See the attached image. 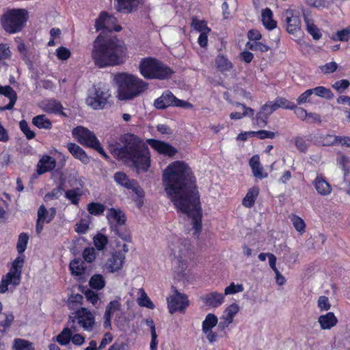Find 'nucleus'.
Wrapping results in <instances>:
<instances>
[{"label":"nucleus","mask_w":350,"mask_h":350,"mask_svg":"<svg viewBox=\"0 0 350 350\" xmlns=\"http://www.w3.org/2000/svg\"><path fill=\"white\" fill-rule=\"evenodd\" d=\"M163 185L176 208L191 218L194 234L202 230V209L196 178L190 167L176 161L163 171Z\"/></svg>","instance_id":"nucleus-1"},{"label":"nucleus","mask_w":350,"mask_h":350,"mask_svg":"<svg viewBox=\"0 0 350 350\" xmlns=\"http://www.w3.org/2000/svg\"><path fill=\"white\" fill-rule=\"evenodd\" d=\"M126 47L116 36L104 38L101 32L94 42L92 58L98 68L120 65L125 61Z\"/></svg>","instance_id":"nucleus-2"},{"label":"nucleus","mask_w":350,"mask_h":350,"mask_svg":"<svg viewBox=\"0 0 350 350\" xmlns=\"http://www.w3.org/2000/svg\"><path fill=\"white\" fill-rule=\"evenodd\" d=\"M124 142V146L118 153V159L130 160L137 168L147 171L150 167V153L143 141L133 134L127 133Z\"/></svg>","instance_id":"nucleus-3"},{"label":"nucleus","mask_w":350,"mask_h":350,"mask_svg":"<svg viewBox=\"0 0 350 350\" xmlns=\"http://www.w3.org/2000/svg\"><path fill=\"white\" fill-rule=\"evenodd\" d=\"M118 86V98L131 100L141 94L148 88V83L136 76L119 73L114 78Z\"/></svg>","instance_id":"nucleus-4"},{"label":"nucleus","mask_w":350,"mask_h":350,"mask_svg":"<svg viewBox=\"0 0 350 350\" xmlns=\"http://www.w3.org/2000/svg\"><path fill=\"white\" fill-rule=\"evenodd\" d=\"M190 241L185 238L172 236L168 241L169 254L173 263L180 269L179 273L184 272L187 265V259L191 254Z\"/></svg>","instance_id":"nucleus-5"},{"label":"nucleus","mask_w":350,"mask_h":350,"mask_svg":"<svg viewBox=\"0 0 350 350\" xmlns=\"http://www.w3.org/2000/svg\"><path fill=\"white\" fill-rule=\"evenodd\" d=\"M29 13L25 9H8L2 14L0 23L3 29L8 33H16L25 27Z\"/></svg>","instance_id":"nucleus-6"},{"label":"nucleus","mask_w":350,"mask_h":350,"mask_svg":"<svg viewBox=\"0 0 350 350\" xmlns=\"http://www.w3.org/2000/svg\"><path fill=\"white\" fill-rule=\"evenodd\" d=\"M139 70L146 79H165L170 77L173 72L170 68L152 57L143 59L139 64Z\"/></svg>","instance_id":"nucleus-7"},{"label":"nucleus","mask_w":350,"mask_h":350,"mask_svg":"<svg viewBox=\"0 0 350 350\" xmlns=\"http://www.w3.org/2000/svg\"><path fill=\"white\" fill-rule=\"evenodd\" d=\"M110 96L109 89L105 85L98 83L93 85L89 90L85 103L94 109H100L105 107Z\"/></svg>","instance_id":"nucleus-8"},{"label":"nucleus","mask_w":350,"mask_h":350,"mask_svg":"<svg viewBox=\"0 0 350 350\" xmlns=\"http://www.w3.org/2000/svg\"><path fill=\"white\" fill-rule=\"evenodd\" d=\"M72 135L81 145L94 148L105 158H108L93 132L83 126H77L73 129Z\"/></svg>","instance_id":"nucleus-9"},{"label":"nucleus","mask_w":350,"mask_h":350,"mask_svg":"<svg viewBox=\"0 0 350 350\" xmlns=\"http://www.w3.org/2000/svg\"><path fill=\"white\" fill-rule=\"evenodd\" d=\"M117 20L113 16H109L107 12H102L96 21L95 27L97 31L103 29L104 32V38H109L108 32L114 30L120 31L122 27L116 25Z\"/></svg>","instance_id":"nucleus-10"},{"label":"nucleus","mask_w":350,"mask_h":350,"mask_svg":"<svg viewBox=\"0 0 350 350\" xmlns=\"http://www.w3.org/2000/svg\"><path fill=\"white\" fill-rule=\"evenodd\" d=\"M286 31L291 34L296 33L301 29V23L299 12L292 8L286 10L283 14Z\"/></svg>","instance_id":"nucleus-11"},{"label":"nucleus","mask_w":350,"mask_h":350,"mask_svg":"<svg viewBox=\"0 0 350 350\" xmlns=\"http://www.w3.org/2000/svg\"><path fill=\"white\" fill-rule=\"evenodd\" d=\"M167 307L170 314H174L176 311L184 312L186 308L189 306V300L185 294L174 291V294L167 299Z\"/></svg>","instance_id":"nucleus-12"},{"label":"nucleus","mask_w":350,"mask_h":350,"mask_svg":"<svg viewBox=\"0 0 350 350\" xmlns=\"http://www.w3.org/2000/svg\"><path fill=\"white\" fill-rule=\"evenodd\" d=\"M217 317L212 313L208 314L202 322V333L210 343H213L217 340L218 335L213 332V329L217 325Z\"/></svg>","instance_id":"nucleus-13"},{"label":"nucleus","mask_w":350,"mask_h":350,"mask_svg":"<svg viewBox=\"0 0 350 350\" xmlns=\"http://www.w3.org/2000/svg\"><path fill=\"white\" fill-rule=\"evenodd\" d=\"M113 178L118 185L127 189H131L137 196L142 197L144 196L142 187L135 180H130L126 174L121 172H116L113 175Z\"/></svg>","instance_id":"nucleus-14"},{"label":"nucleus","mask_w":350,"mask_h":350,"mask_svg":"<svg viewBox=\"0 0 350 350\" xmlns=\"http://www.w3.org/2000/svg\"><path fill=\"white\" fill-rule=\"evenodd\" d=\"M146 142L157 152L169 157H174L178 152L177 148L167 142L154 139H148Z\"/></svg>","instance_id":"nucleus-15"},{"label":"nucleus","mask_w":350,"mask_h":350,"mask_svg":"<svg viewBox=\"0 0 350 350\" xmlns=\"http://www.w3.org/2000/svg\"><path fill=\"white\" fill-rule=\"evenodd\" d=\"M124 261V254L122 251H116L107 259L105 267L111 273L118 272L123 267Z\"/></svg>","instance_id":"nucleus-16"},{"label":"nucleus","mask_w":350,"mask_h":350,"mask_svg":"<svg viewBox=\"0 0 350 350\" xmlns=\"http://www.w3.org/2000/svg\"><path fill=\"white\" fill-rule=\"evenodd\" d=\"M78 324L84 329L90 331L94 325V317L85 308H81L76 312Z\"/></svg>","instance_id":"nucleus-17"},{"label":"nucleus","mask_w":350,"mask_h":350,"mask_svg":"<svg viewBox=\"0 0 350 350\" xmlns=\"http://www.w3.org/2000/svg\"><path fill=\"white\" fill-rule=\"evenodd\" d=\"M106 217L108 222L111 224V226L113 227L122 226L126 221L124 213L119 208H109L107 212Z\"/></svg>","instance_id":"nucleus-18"},{"label":"nucleus","mask_w":350,"mask_h":350,"mask_svg":"<svg viewBox=\"0 0 350 350\" xmlns=\"http://www.w3.org/2000/svg\"><path fill=\"white\" fill-rule=\"evenodd\" d=\"M200 299L206 306L217 308L224 303V296L221 293L213 291L202 295Z\"/></svg>","instance_id":"nucleus-19"},{"label":"nucleus","mask_w":350,"mask_h":350,"mask_svg":"<svg viewBox=\"0 0 350 350\" xmlns=\"http://www.w3.org/2000/svg\"><path fill=\"white\" fill-rule=\"evenodd\" d=\"M77 331L75 321H72L68 323L67 327L57 336V341L62 345H66L70 342L72 334H75Z\"/></svg>","instance_id":"nucleus-20"},{"label":"nucleus","mask_w":350,"mask_h":350,"mask_svg":"<svg viewBox=\"0 0 350 350\" xmlns=\"http://www.w3.org/2000/svg\"><path fill=\"white\" fill-rule=\"evenodd\" d=\"M312 185L321 196H325L332 193V188L331 185L322 175H318L312 182Z\"/></svg>","instance_id":"nucleus-21"},{"label":"nucleus","mask_w":350,"mask_h":350,"mask_svg":"<svg viewBox=\"0 0 350 350\" xmlns=\"http://www.w3.org/2000/svg\"><path fill=\"white\" fill-rule=\"evenodd\" d=\"M121 304L118 300H113L110 301L107 307L104 314V323L103 325L105 328H111V318L112 314L116 312L120 311Z\"/></svg>","instance_id":"nucleus-22"},{"label":"nucleus","mask_w":350,"mask_h":350,"mask_svg":"<svg viewBox=\"0 0 350 350\" xmlns=\"http://www.w3.org/2000/svg\"><path fill=\"white\" fill-rule=\"evenodd\" d=\"M318 323L321 329H331L338 323V319L333 312H329L319 316Z\"/></svg>","instance_id":"nucleus-23"},{"label":"nucleus","mask_w":350,"mask_h":350,"mask_svg":"<svg viewBox=\"0 0 350 350\" xmlns=\"http://www.w3.org/2000/svg\"><path fill=\"white\" fill-rule=\"evenodd\" d=\"M303 17L308 33L312 36L313 39L316 40H319L322 34L320 29L314 24V20L309 14H306V13H303Z\"/></svg>","instance_id":"nucleus-24"},{"label":"nucleus","mask_w":350,"mask_h":350,"mask_svg":"<svg viewBox=\"0 0 350 350\" xmlns=\"http://www.w3.org/2000/svg\"><path fill=\"white\" fill-rule=\"evenodd\" d=\"M56 165L55 160L49 156L43 157L38 162L37 165V173L42 174L45 172L52 171Z\"/></svg>","instance_id":"nucleus-25"},{"label":"nucleus","mask_w":350,"mask_h":350,"mask_svg":"<svg viewBox=\"0 0 350 350\" xmlns=\"http://www.w3.org/2000/svg\"><path fill=\"white\" fill-rule=\"evenodd\" d=\"M67 148L68 151L75 158L80 160L83 163H89V157L79 145L75 143H69L67 145Z\"/></svg>","instance_id":"nucleus-26"},{"label":"nucleus","mask_w":350,"mask_h":350,"mask_svg":"<svg viewBox=\"0 0 350 350\" xmlns=\"http://www.w3.org/2000/svg\"><path fill=\"white\" fill-rule=\"evenodd\" d=\"M315 143L323 146H338V135L332 134H318L315 136Z\"/></svg>","instance_id":"nucleus-27"},{"label":"nucleus","mask_w":350,"mask_h":350,"mask_svg":"<svg viewBox=\"0 0 350 350\" xmlns=\"http://www.w3.org/2000/svg\"><path fill=\"white\" fill-rule=\"evenodd\" d=\"M174 96L170 92H164L154 103L157 109H163L169 106H173Z\"/></svg>","instance_id":"nucleus-28"},{"label":"nucleus","mask_w":350,"mask_h":350,"mask_svg":"<svg viewBox=\"0 0 350 350\" xmlns=\"http://www.w3.org/2000/svg\"><path fill=\"white\" fill-rule=\"evenodd\" d=\"M250 166L255 177L260 179L267 177V174H263L262 173L263 169L260 165L258 155H254L250 159Z\"/></svg>","instance_id":"nucleus-29"},{"label":"nucleus","mask_w":350,"mask_h":350,"mask_svg":"<svg viewBox=\"0 0 350 350\" xmlns=\"http://www.w3.org/2000/svg\"><path fill=\"white\" fill-rule=\"evenodd\" d=\"M16 280V277L10 273L4 275L0 282V293H5L8 290V285L10 284H12L13 286L18 285L21 280L18 278L17 281H15Z\"/></svg>","instance_id":"nucleus-30"},{"label":"nucleus","mask_w":350,"mask_h":350,"mask_svg":"<svg viewBox=\"0 0 350 350\" xmlns=\"http://www.w3.org/2000/svg\"><path fill=\"white\" fill-rule=\"evenodd\" d=\"M117 10L118 12L126 11L131 12L139 5V0H116Z\"/></svg>","instance_id":"nucleus-31"},{"label":"nucleus","mask_w":350,"mask_h":350,"mask_svg":"<svg viewBox=\"0 0 350 350\" xmlns=\"http://www.w3.org/2000/svg\"><path fill=\"white\" fill-rule=\"evenodd\" d=\"M258 194L259 188L258 187L254 186L250 188L243 200V205L247 208L252 207L254 204L255 200Z\"/></svg>","instance_id":"nucleus-32"},{"label":"nucleus","mask_w":350,"mask_h":350,"mask_svg":"<svg viewBox=\"0 0 350 350\" xmlns=\"http://www.w3.org/2000/svg\"><path fill=\"white\" fill-rule=\"evenodd\" d=\"M234 105L237 107H241L243 113L240 112H232L230 113V117L231 119L233 120H240L243 118V117H252L254 114V111L250 107H247L245 105L241 104L239 103H234Z\"/></svg>","instance_id":"nucleus-33"},{"label":"nucleus","mask_w":350,"mask_h":350,"mask_svg":"<svg viewBox=\"0 0 350 350\" xmlns=\"http://www.w3.org/2000/svg\"><path fill=\"white\" fill-rule=\"evenodd\" d=\"M273 13L269 8L262 10L261 17L265 27L268 29H273L276 27V22L272 19Z\"/></svg>","instance_id":"nucleus-34"},{"label":"nucleus","mask_w":350,"mask_h":350,"mask_svg":"<svg viewBox=\"0 0 350 350\" xmlns=\"http://www.w3.org/2000/svg\"><path fill=\"white\" fill-rule=\"evenodd\" d=\"M12 349L14 350H36L33 342L22 338L14 340Z\"/></svg>","instance_id":"nucleus-35"},{"label":"nucleus","mask_w":350,"mask_h":350,"mask_svg":"<svg viewBox=\"0 0 350 350\" xmlns=\"http://www.w3.org/2000/svg\"><path fill=\"white\" fill-rule=\"evenodd\" d=\"M32 123L39 129H50L52 126L51 122L45 115H38L32 120Z\"/></svg>","instance_id":"nucleus-36"},{"label":"nucleus","mask_w":350,"mask_h":350,"mask_svg":"<svg viewBox=\"0 0 350 350\" xmlns=\"http://www.w3.org/2000/svg\"><path fill=\"white\" fill-rule=\"evenodd\" d=\"M81 196L82 191L79 188L69 189L65 191V198L74 205L79 204Z\"/></svg>","instance_id":"nucleus-37"},{"label":"nucleus","mask_w":350,"mask_h":350,"mask_svg":"<svg viewBox=\"0 0 350 350\" xmlns=\"http://www.w3.org/2000/svg\"><path fill=\"white\" fill-rule=\"evenodd\" d=\"M23 258L21 257H17L13 262L12 268L10 271L8 272L16 277V280L15 281H17L18 278L21 280V269L23 265Z\"/></svg>","instance_id":"nucleus-38"},{"label":"nucleus","mask_w":350,"mask_h":350,"mask_svg":"<svg viewBox=\"0 0 350 350\" xmlns=\"http://www.w3.org/2000/svg\"><path fill=\"white\" fill-rule=\"evenodd\" d=\"M215 64L221 72L229 71L232 68V63L224 55H218L215 59Z\"/></svg>","instance_id":"nucleus-39"},{"label":"nucleus","mask_w":350,"mask_h":350,"mask_svg":"<svg viewBox=\"0 0 350 350\" xmlns=\"http://www.w3.org/2000/svg\"><path fill=\"white\" fill-rule=\"evenodd\" d=\"M278 106L275 101H269L265 104L262 107L260 111L258 113V118L261 115L267 119L273 111L278 109Z\"/></svg>","instance_id":"nucleus-40"},{"label":"nucleus","mask_w":350,"mask_h":350,"mask_svg":"<svg viewBox=\"0 0 350 350\" xmlns=\"http://www.w3.org/2000/svg\"><path fill=\"white\" fill-rule=\"evenodd\" d=\"M83 262L79 260H74L70 263V269L72 275L82 276L85 273Z\"/></svg>","instance_id":"nucleus-41"},{"label":"nucleus","mask_w":350,"mask_h":350,"mask_svg":"<svg viewBox=\"0 0 350 350\" xmlns=\"http://www.w3.org/2000/svg\"><path fill=\"white\" fill-rule=\"evenodd\" d=\"M89 284L94 289L100 290L104 288L105 282L102 275L95 274L90 278Z\"/></svg>","instance_id":"nucleus-42"},{"label":"nucleus","mask_w":350,"mask_h":350,"mask_svg":"<svg viewBox=\"0 0 350 350\" xmlns=\"http://www.w3.org/2000/svg\"><path fill=\"white\" fill-rule=\"evenodd\" d=\"M334 41L347 42L350 39V26L340 31H336L332 36Z\"/></svg>","instance_id":"nucleus-43"},{"label":"nucleus","mask_w":350,"mask_h":350,"mask_svg":"<svg viewBox=\"0 0 350 350\" xmlns=\"http://www.w3.org/2000/svg\"><path fill=\"white\" fill-rule=\"evenodd\" d=\"M312 94L316 96L325 98L327 99H331L333 98L334 94L331 92V90L328 88H326L323 86H319L314 88L310 89Z\"/></svg>","instance_id":"nucleus-44"},{"label":"nucleus","mask_w":350,"mask_h":350,"mask_svg":"<svg viewBox=\"0 0 350 350\" xmlns=\"http://www.w3.org/2000/svg\"><path fill=\"white\" fill-rule=\"evenodd\" d=\"M108 242L107 237L103 234L98 233L94 237V244L99 251L104 250Z\"/></svg>","instance_id":"nucleus-45"},{"label":"nucleus","mask_w":350,"mask_h":350,"mask_svg":"<svg viewBox=\"0 0 350 350\" xmlns=\"http://www.w3.org/2000/svg\"><path fill=\"white\" fill-rule=\"evenodd\" d=\"M291 221L297 232L300 234L305 232L306 224L304 221L299 217L292 215L290 217Z\"/></svg>","instance_id":"nucleus-46"},{"label":"nucleus","mask_w":350,"mask_h":350,"mask_svg":"<svg viewBox=\"0 0 350 350\" xmlns=\"http://www.w3.org/2000/svg\"><path fill=\"white\" fill-rule=\"evenodd\" d=\"M139 292L141 293V297L138 299L139 305L150 309H153L154 308V305L149 299L144 290L143 288H140Z\"/></svg>","instance_id":"nucleus-47"},{"label":"nucleus","mask_w":350,"mask_h":350,"mask_svg":"<svg viewBox=\"0 0 350 350\" xmlns=\"http://www.w3.org/2000/svg\"><path fill=\"white\" fill-rule=\"evenodd\" d=\"M105 209V206L98 202H92L88 205V211L92 215H101Z\"/></svg>","instance_id":"nucleus-48"},{"label":"nucleus","mask_w":350,"mask_h":350,"mask_svg":"<svg viewBox=\"0 0 350 350\" xmlns=\"http://www.w3.org/2000/svg\"><path fill=\"white\" fill-rule=\"evenodd\" d=\"M29 237L26 233H21L18 236V239L16 245L17 251L19 254L25 252L28 243Z\"/></svg>","instance_id":"nucleus-49"},{"label":"nucleus","mask_w":350,"mask_h":350,"mask_svg":"<svg viewBox=\"0 0 350 350\" xmlns=\"http://www.w3.org/2000/svg\"><path fill=\"white\" fill-rule=\"evenodd\" d=\"M62 105L56 100H49L45 103L44 110L49 113H57L62 109Z\"/></svg>","instance_id":"nucleus-50"},{"label":"nucleus","mask_w":350,"mask_h":350,"mask_svg":"<svg viewBox=\"0 0 350 350\" xmlns=\"http://www.w3.org/2000/svg\"><path fill=\"white\" fill-rule=\"evenodd\" d=\"M239 311V306L234 303L230 305L224 311L223 317L233 321L234 316Z\"/></svg>","instance_id":"nucleus-51"},{"label":"nucleus","mask_w":350,"mask_h":350,"mask_svg":"<svg viewBox=\"0 0 350 350\" xmlns=\"http://www.w3.org/2000/svg\"><path fill=\"white\" fill-rule=\"evenodd\" d=\"M247 47L252 51H260V52H267L270 48L267 44L260 42H248L246 44Z\"/></svg>","instance_id":"nucleus-52"},{"label":"nucleus","mask_w":350,"mask_h":350,"mask_svg":"<svg viewBox=\"0 0 350 350\" xmlns=\"http://www.w3.org/2000/svg\"><path fill=\"white\" fill-rule=\"evenodd\" d=\"M45 211V206L44 205H41L38 211V219L36 221V230L37 234H40L43 229V224L45 222L43 221L44 218L42 215Z\"/></svg>","instance_id":"nucleus-53"},{"label":"nucleus","mask_w":350,"mask_h":350,"mask_svg":"<svg viewBox=\"0 0 350 350\" xmlns=\"http://www.w3.org/2000/svg\"><path fill=\"white\" fill-rule=\"evenodd\" d=\"M111 228L113 230L115 234L121 238L123 241L126 242L131 241V236L130 232L126 229H120L117 226H111Z\"/></svg>","instance_id":"nucleus-54"},{"label":"nucleus","mask_w":350,"mask_h":350,"mask_svg":"<svg viewBox=\"0 0 350 350\" xmlns=\"http://www.w3.org/2000/svg\"><path fill=\"white\" fill-rule=\"evenodd\" d=\"M243 291V286L242 284H235L234 283H231L228 286H227L224 290V295H232L237 293H240Z\"/></svg>","instance_id":"nucleus-55"},{"label":"nucleus","mask_w":350,"mask_h":350,"mask_svg":"<svg viewBox=\"0 0 350 350\" xmlns=\"http://www.w3.org/2000/svg\"><path fill=\"white\" fill-rule=\"evenodd\" d=\"M0 94H3L5 96L9 98L10 100L12 98H17V94L16 92L9 85L1 86L0 85Z\"/></svg>","instance_id":"nucleus-56"},{"label":"nucleus","mask_w":350,"mask_h":350,"mask_svg":"<svg viewBox=\"0 0 350 350\" xmlns=\"http://www.w3.org/2000/svg\"><path fill=\"white\" fill-rule=\"evenodd\" d=\"M19 125L21 131L28 139H31L35 137V133L29 129L25 120H21Z\"/></svg>","instance_id":"nucleus-57"},{"label":"nucleus","mask_w":350,"mask_h":350,"mask_svg":"<svg viewBox=\"0 0 350 350\" xmlns=\"http://www.w3.org/2000/svg\"><path fill=\"white\" fill-rule=\"evenodd\" d=\"M56 55L59 59L65 61L70 57L71 53L68 49L61 46L56 50Z\"/></svg>","instance_id":"nucleus-58"},{"label":"nucleus","mask_w":350,"mask_h":350,"mask_svg":"<svg viewBox=\"0 0 350 350\" xmlns=\"http://www.w3.org/2000/svg\"><path fill=\"white\" fill-rule=\"evenodd\" d=\"M317 305L319 309L323 310H329L331 308V304L329 301L328 297L326 296H320L318 299Z\"/></svg>","instance_id":"nucleus-59"},{"label":"nucleus","mask_w":350,"mask_h":350,"mask_svg":"<svg viewBox=\"0 0 350 350\" xmlns=\"http://www.w3.org/2000/svg\"><path fill=\"white\" fill-rule=\"evenodd\" d=\"M193 27L196 30L198 31L200 33L203 32H210L211 29L206 26L204 21L194 20L192 23Z\"/></svg>","instance_id":"nucleus-60"},{"label":"nucleus","mask_w":350,"mask_h":350,"mask_svg":"<svg viewBox=\"0 0 350 350\" xmlns=\"http://www.w3.org/2000/svg\"><path fill=\"white\" fill-rule=\"evenodd\" d=\"M84 260L88 262H92L96 257L95 250L93 247H88L84 250L83 252Z\"/></svg>","instance_id":"nucleus-61"},{"label":"nucleus","mask_w":350,"mask_h":350,"mask_svg":"<svg viewBox=\"0 0 350 350\" xmlns=\"http://www.w3.org/2000/svg\"><path fill=\"white\" fill-rule=\"evenodd\" d=\"M278 108H284V109H293V105L291 104L288 100L282 97H278L275 100Z\"/></svg>","instance_id":"nucleus-62"},{"label":"nucleus","mask_w":350,"mask_h":350,"mask_svg":"<svg viewBox=\"0 0 350 350\" xmlns=\"http://www.w3.org/2000/svg\"><path fill=\"white\" fill-rule=\"evenodd\" d=\"M337 68V64L334 62H332L321 66V70L325 74H330L336 70Z\"/></svg>","instance_id":"nucleus-63"},{"label":"nucleus","mask_w":350,"mask_h":350,"mask_svg":"<svg viewBox=\"0 0 350 350\" xmlns=\"http://www.w3.org/2000/svg\"><path fill=\"white\" fill-rule=\"evenodd\" d=\"M337 162L343 170H346L349 166L350 158L343 154H339L337 158Z\"/></svg>","instance_id":"nucleus-64"}]
</instances>
